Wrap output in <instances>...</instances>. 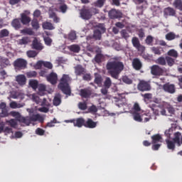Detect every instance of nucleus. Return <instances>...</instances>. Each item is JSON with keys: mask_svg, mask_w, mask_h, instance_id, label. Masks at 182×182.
I'll list each match as a JSON object with an SVG mask.
<instances>
[{"mask_svg": "<svg viewBox=\"0 0 182 182\" xmlns=\"http://www.w3.org/2000/svg\"><path fill=\"white\" fill-rule=\"evenodd\" d=\"M113 60V61H109L107 63V70L114 79H119L120 73L124 70V64L120 61V58L119 57H114Z\"/></svg>", "mask_w": 182, "mask_h": 182, "instance_id": "nucleus-1", "label": "nucleus"}, {"mask_svg": "<svg viewBox=\"0 0 182 182\" xmlns=\"http://www.w3.org/2000/svg\"><path fill=\"white\" fill-rule=\"evenodd\" d=\"M10 114L13 116V117H17L18 122L20 123H23L26 126H30L31 123L35 122H39V123H43L45 119L39 114H29L27 117H21V114L18 112L12 111L10 112Z\"/></svg>", "mask_w": 182, "mask_h": 182, "instance_id": "nucleus-2", "label": "nucleus"}, {"mask_svg": "<svg viewBox=\"0 0 182 182\" xmlns=\"http://www.w3.org/2000/svg\"><path fill=\"white\" fill-rule=\"evenodd\" d=\"M69 82H70L69 75L63 74L58 85V89L61 90L64 95H66V96H70V95H72V90L70 89Z\"/></svg>", "mask_w": 182, "mask_h": 182, "instance_id": "nucleus-3", "label": "nucleus"}, {"mask_svg": "<svg viewBox=\"0 0 182 182\" xmlns=\"http://www.w3.org/2000/svg\"><path fill=\"white\" fill-rule=\"evenodd\" d=\"M97 14H99V9L94 7L89 8L86 6H83L80 10V18L85 21H89V19L92 18L93 15H96Z\"/></svg>", "mask_w": 182, "mask_h": 182, "instance_id": "nucleus-4", "label": "nucleus"}, {"mask_svg": "<svg viewBox=\"0 0 182 182\" xmlns=\"http://www.w3.org/2000/svg\"><path fill=\"white\" fill-rule=\"evenodd\" d=\"M28 65V62L26 60L23 58H17L14 62V66L16 69H19L22 70L23 69H26V66Z\"/></svg>", "mask_w": 182, "mask_h": 182, "instance_id": "nucleus-5", "label": "nucleus"}, {"mask_svg": "<svg viewBox=\"0 0 182 182\" xmlns=\"http://www.w3.org/2000/svg\"><path fill=\"white\" fill-rule=\"evenodd\" d=\"M137 89L140 92H149V90H151V86L149 82L141 80L137 85Z\"/></svg>", "mask_w": 182, "mask_h": 182, "instance_id": "nucleus-6", "label": "nucleus"}, {"mask_svg": "<svg viewBox=\"0 0 182 182\" xmlns=\"http://www.w3.org/2000/svg\"><path fill=\"white\" fill-rule=\"evenodd\" d=\"M28 15H31V11H25L24 13L21 14L20 21L23 25L28 26L31 23L32 20Z\"/></svg>", "mask_w": 182, "mask_h": 182, "instance_id": "nucleus-7", "label": "nucleus"}, {"mask_svg": "<svg viewBox=\"0 0 182 182\" xmlns=\"http://www.w3.org/2000/svg\"><path fill=\"white\" fill-rule=\"evenodd\" d=\"M151 73L153 76H163L164 70L157 65H154L151 67Z\"/></svg>", "mask_w": 182, "mask_h": 182, "instance_id": "nucleus-8", "label": "nucleus"}, {"mask_svg": "<svg viewBox=\"0 0 182 182\" xmlns=\"http://www.w3.org/2000/svg\"><path fill=\"white\" fill-rule=\"evenodd\" d=\"M109 19H119L123 16V14L116 9H112L108 12Z\"/></svg>", "mask_w": 182, "mask_h": 182, "instance_id": "nucleus-9", "label": "nucleus"}, {"mask_svg": "<svg viewBox=\"0 0 182 182\" xmlns=\"http://www.w3.org/2000/svg\"><path fill=\"white\" fill-rule=\"evenodd\" d=\"M132 43L134 48H136L139 52H144L146 50V48L140 44V41H139L137 37L132 38Z\"/></svg>", "mask_w": 182, "mask_h": 182, "instance_id": "nucleus-10", "label": "nucleus"}, {"mask_svg": "<svg viewBox=\"0 0 182 182\" xmlns=\"http://www.w3.org/2000/svg\"><path fill=\"white\" fill-rule=\"evenodd\" d=\"M162 89L164 90V92H166V93H170L171 95L176 93V85L167 82L163 85Z\"/></svg>", "mask_w": 182, "mask_h": 182, "instance_id": "nucleus-11", "label": "nucleus"}, {"mask_svg": "<svg viewBox=\"0 0 182 182\" xmlns=\"http://www.w3.org/2000/svg\"><path fill=\"white\" fill-rule=\"evenodd\" d=\"M46 80L51 85H56L58 83V74L53 72L50 73L46 76Z\"/></svg>", "mask_w": 182, "mask_h": 182, "instance_id": "nucleus-12", "label": "nucleus"}, {"mask_svg": "<svg viewBox=\"0 0 182 182\" xmlns=\"http://www.w3.org/2000/svg\"><path fill=\"white\" fill-rule=\"evenodd\" d=\"M80 95L83 99H89L92 96V90L88 88L81 89L80 90Z\"/></svg>", "mask_w": 182, "mask_h": 182, "instance_id": "nucleus-13", "label": "nucleus"}, {"mask_svg": "<svg viewBox=\"0 0 182 182\" xmlns=\"http://www.w3.org/2000/svg\"><path fill=\"white\" fill-rule=\"evenodd\" d=\"M97 127V122L93 121V119L88 118L87 121H85V124H84V127L87 129H95Z\"/></svg>", "mask_w": 182, "mask_h": 182, "instance_id": "nucleus-14", "label": "nucleus"}, {"mask_svg": "<svg viewBox=\"0 0 182 182\" xmlns=\"http://www.w3.org/2000/svg\"><path fill=\"white\" fill-rule=\"evenodd\" d=\"M75 73L76 76H82V75L86 73V69L83 66L78 65L75 67Z\"/></svg>", "mask_w": 182, "mask_h": 182, "instance_id": "nucleus-15", "label": "nucleus"}, {"mask_svg": "<svg viewBox=\"0 0 182 182\" xmlns=\"http://www.w3.org/2000/svg\"><path fill=\"white\" fill-rule=\"evenodd\" d=\"M31 48L36 50H42L43 47L42 46V43H41L38 39L35 38L32 42Z\"/></svg>", "mask_w": 182, "mask_h": 182, "instance_id": "nucleus-16", "label": "nucleus"}, {"mask_svg": "<svg viewBox=\"0 0 182 182\" xmlns=\"http://www.w3.org/2000/svg\"><path fill=\"white\" fill-rule=\"evenodd\" d=\"M16 80L20 86L26 85V77L24 75H18L16 77Z\"/></svg>", "mask_w": 182, "mask_h": 182, "instance_id": "nucleus-17", "label": "nucleus"}, {"mask_svg": "<svg viewBox=\"0 0 182 182\" xmlns=\"http://www.w3.org/2000/svg\"><path fill=\"white\" fill-rule=\"evenodd\" d=\"M132 66L135 70H140L141 69L143 65L141 64V61L139 58H134L132 60Z\"/></svg>", "mask_w": 182, "mask_h": 182, "instance_id": "nucleus-18", "label": "nucleus"}, {"mask_svg": "<svg viewBox=\"0 0 182 182\" xmlns=\"http://www.w3.org/2000/svg\"><path fill=\"white\" fill-rule=\"evenodd\" d=\"M48 15H49L50 19L53 20L54 23H59V22H60V18L58 17L55 11L52 10H49Z\"/></svg>", "mask_w": 182, "mask_h": 182, "instance_id": "nucleus-19", "label": "nucleus"}, {"mask_svg": "<svg viewBox=\"0 0 182 182\" xmlns=\"http://www.w3.org/2000/svg\"><path fill=\"white\" fill-rule=\"evenodd\" d=\"M164 16H174L176 15V10L171 7H167L164 10Z\"/></svg>", "mask_w": 182, "mask_h": 182, "instance_id": "nucleus-20", "label": "nucleus"}, {"mask_svg": "<svg viewBox=\"0 0 182 182\" xmlns=\"http://www.w3.org/2000/svg\"><path fill=\"white\" fill-rule=\"evenodd\" d=\"M11 26L14 29H21L22 24L21 23V18H14L11 22Z\"/></svg>", "mask_w": 182, "mask_h": 182, "instance_id": "nucleus-21", "label": "nucleus"}, {"mask_svg": "<svg viewBox=\"0 0 182 182\" xmlns=\"http://www.w3.org/2000/svg\"><path fill=\"white\" fill-rule=\"evenodd\" d=\"M85 122L86 120L83 117L77 118L74 126L75 127H83V126L85 127Z\"/></svg>", "mask_w": 182, "mask_h": 182, "instance_id": "nucleus-22", "label": "nucleus"}, {"mask_svg": "<svg viewBox=\"0 0 182 182\" xmlns=\"http://www.w3.org/2000/svg\"><path fill=\"white\" fill-rule=\"evenodd\" d=\"M151 140H152V144H156L157 143H159V141H161V140H163V137H161V135L156 134L153 135L151 137Z\"/></svg>", "mask_w": 182, "mask_h": 182, "instance_id": "nucleus-23", "label": "nucleus"}, {"mask_svg": "<svg viewBox=\"0 0 182 182\" xmlns=\"http://www.w3.org/2000/svg\"><path fill=\"white\" fill-rule=\"evenodd\" d=\"M165 38L166 41H174V39L180 38V36L176 35V33L173 32H169L165 36Z\"/></svg>", "mask_w": 182, "mask_h": 182, "instance_id": "nucleus-24", "label": "nucleus"}, {"mask_svg": "<svg viewBox=\"0 0 182 182\" xmlns=\"http://www.w3.org/2000/svg\"><path fill=\"white\" fill-rule=\"evenodd\" d=\"M69 50L70 52H73L74 53H79L80 52V46L77 44H73L68 47Z\"/></svg>", "mask_w": 182, "mask_h": 182, "instance_id": "nucleus-25", "label": "nucleus"}, {"mask_svg": "<svg viewBox=\"0 0 182 182\" xmlns=\"http://www.w3.org/2000/svg\"><path fill=\"white\" fill-rule=\"evenodd\" d=\"M31 42V38L28 36H24L21 39L18 41V45H28Z\"/></svg>", "mask_w": 182, "mask_h": 182, "instance_id": "nucleus-26", "label": "nucleus"}, {"mask_svg": "<svg viewBox=\"0 0 182 182\" xmlns=\"http://www.w3.org/2000/svg\"><path fill=\"white\" fill-rule=\"evenodd\" d=\"M168 56L173 59H177L178 58V52L174 49H171L167 52Z\"/></svg>", "mask_w": 182, "mask_h": 182, "instance_id": "nucleus-27", "label": "nucleus"}, {"mask_svg": "<svg viewBox=\"0 0 182 182\" xmlns=\"http://www.w3.org/2000/svg\"><path fill=\"white\" fill-rule=\"evenodd\" d=\"M20 33H22L23 35H29L30 36L35 35V32H33V31H32V28H26L21 30Z\"/></svg>", "mask_w": 182, "mask_h": 182, "instance_id": "nucleus-28", "label": "nucleus"}, {"mask_svg": "<svg viewBox=\"0 0 182 182\" xmlns=\"http://www.w3.org/2000/svg\"><path fill=\"white\" fill-rule=\"evenodd\" d=\"M132 116L135 122H138L139 123L143 122V119L141 118V115L140 114L139 112H133Z\"/></svg>", "mask_w": 182, "mask_h": 182, "instance_id": "nucleus-29", "label": "nucleus"}, {"mask_svg": "<svg viewBox=\"0 0 182 182\" xmlns=\"http://www.w3.org/2000/svg\"><path fill=\"white\" fill-rule=\"evenodd\" d=\"M166 64L170 68H171V66H174V64L176 63V58H173L172 57H170V56H166Z\"/></svg>", "mask_w": 182, "mask_h": 182, "instance_id": "nucleus-30", "label": "nucleus"}, {"mask_svg": "<svg viewBox=\"0 0 182 182\" xmlns=\"http://www.w3.org/2000/svg\"><path fill=\"white\" fill-rule=\"evenodd\" d=\"M43 28L44 29H47L48 31H53L55 29V26L50 22H44L43 23Z\"/></svg>", "mask_w": 182, "mask_h": 182, "instance_id": "nucleus-31", "label": "nucleus"}, {"mask_svg": "<svg viewBox=\"0 0 182 182\" xmlns=\"http://www.w3.org/2000/svg\"><path fill=\"white\" fill-rule=\"evenodd\" d=\"M93 38L95 39V41H100V39H102V31L99 29L95 30Z\"/></svg>", "mask_w": 182, "mask_h": 182, "instance_id": "nucleus-32", "label": "nucleus"}, {"mask_svg": "<svg viewBox=\"0 0 182 182\" xmlns=\"http://www.w3.org/2000/svg\"><path fill=\"white\" fill-rule=\"evenodd\" d=\"M166 143L167 144L168 149L169 150H172V151H174V149H176V144L174 141L166 139Z\"/></svg>", "mask_w": 182, "mask_h": 182, "instance_id": "nucleus-33", "label": "nucleus"}, {"mask_svg": "<svg viewBox=\"0 0 182 182\" xmlns=\"http://www.w3.org/2000/svg\"><path fill=\"white\" fill-rule=\"evenodd\" d=\"M105 3L106 0H97L95 2H94V6L96 8H103Z\"/></svg>", "mask_w": 182, "mask_h": 182, "instance_id": "nucleus-34", "label": "nucleus"}, {"mask_svg": "<svg viewBox=\"0 0 182 182\" xmlns=\"http://www.w3.org/2000/svg\"><path fill=\"white\" fill-rule=\"evenodd\" d=\"M156 63H157L158 65H161V66H166V57H159L156 61Z\"/></svg>", "mask_w": 182, "mask_h": 182, "instance_id": "nucleus-35", "label": "nucleus"}, {"mask_svg": "<svg viewBox=\"0 0 182 182\" xmlns=\"http://www.w3.org/2000/svg\"><path fill=\"white\" fill-rule=\"evenodd\" d=\"M31 26H32L33 29H35L36 31H38V29H39V28H40L39 21H38L37 18H33L31 21Z\"/></svg>", "mask_w": 182, "mask_h": 182, "instance_id": "nucleus-36", "label": "nucleus"}, {"mask_svg": "<svg viewBox=\"0 0 182 182\" xmlns=\"http://www.w3.org/2000/svg\"><path fill=\"white\" fill-rule=\"evenodd\" d=\"M9 36V31L6 28L2 29L0 31V39H2V38H6Z\"/></svg>", "mask_w": 182, "mask_h": 182, "instance_id": "nucleus-37", "label": "nucleus"}, {"mask_svg": "<svg viewBox=\"0 0 182 182\" xmlns=\"http://www.w3.org/2000/svg\"><path fill=\"white\" fill-rule=\"evenodd\" d=\"M121 33V36L122 38H124V39H126V41H127V39H129V38H130V35H129V31L126 30V29H122L120 31Z\"/></svg>", "mask_w": 182, "mask_h": 182, "instance_id": "nucleus-38", "label": "nucleus"}, {"mask_svg": "<svg viewBox=\"0 0 182 182\" xmlns=\"http://www.w3.org/2000/svg\"><path fill=\"white\" fill-rule=\"evenodd\" d=\"M62 103V100L60 98V95L55 96L53 99V105L54 106H59Z\"/></svg>", "mask_w": 182, "mask_h": 182, "instance_id": "nucleus-39", "label": "nucleus"}, {"mask_svg": "<svg viewBox=\"0 0 182 182\" xmlns=\"http://www.w3.org/2000/svg\"><path fill=\"white\" fill-rule=\"evenodd\" d=\"M173 6L179 11H182V0H175L173 2Z\"/></svg>", "mask_w": 182, "mask_h": 182, "instance_id": "nucleus-40", "label": "nucleus"}, {"mask_svg": "<svg viewBox=\"0 0 182 182\" xmlns=\"http://www.w3.org/2000/svg\"><path fill=\"white\" fill-rule=\"evenodd\" d=\"M104 86L106 89H110V86H112V79H110V77H106L105 81L104 82Z\"/></svg>", "mask_w": 182, "mask_h": 182, "instance_id": "nucleus-41", "label": "nucleus"}, {"mask_svg": "<svg viewBox=\"0 0 182 182\" xmlns=\"http://www.w3.org/2000/svg\"><path fill=\"white\" fill-rule=\"evenodd\" d=\"M26 55L28 58H36V56H38V52L30 50L26 52Z\"/></svg>", "mask_w": 182, "mask_h": 182, "instance_id": "nucleus-42", "label": "nucleus"}, {"mask_svg": "<svg viewBox=\"0 0 182 182\" xmlns=\"http://www.w3.org/2000/svg\"><path fill=\"white\" fill-rule=\"evenodd\" d=\"M6 123H8L11 127H13V129H16V127L18 126V122L14 119L6 121Z\"/></svg>", "mask_w": 182, "mask_h": 182, "instance_id": "nucleus-43", "label": "nucleus"}, {"mask_svg": "<svg viewBox=\"0 0 182 182\" xmlns=\"http://www.w3.org/2000/svg\"><path fill=\"white\" fill-rule=\"evenodd\" d=\"M154 41V38L151 36H148L145 40V43L146 45H149V46H153V42Z\"/></svg>", "mask_w": 182, "mask_h": 182, "instance_id": "nucleus-44", "label": "nucleus"}, {"mask_svg": "<svg viewBox=\"0 0 182 182\" xmlns=\"http://www.w3.org/2000/svg\"><path fill=\"white\" fill-rule=\"evenodd\" d=\"M26 75L28 79L32 77H36L38 76V73L36 71H28L26 73Z\"/></svg>", "mask_w": 182, "mask_h": 182, "instance_id": "nucleus-45", "label": "nucleus"}, {"mask_svg": "<svg viewBox=\"0 0 182 182\" xmlns=\"http://www.w3.org/2000/svg\"><path fill=\"white\" fill-rule=\"evenodd\" d=\"M43 41L47 46H52V42H53V41L49 36H44Z\"/></svg>", "mask_w": 182, "mask_h": 182, "instance_id": "nucleus-46", "label": "nucleus"}, {"mask_svg": "<svg viewBox=\"0 0 182 182\" xmlns=\"http://www.w3.org/2000/svg\"><path fill=\"white\" fill-rule=\"evenodd\" d=\"M38 80H31L29 81V85L33 89H38Z\"/></svg>", "mask_w": 182, "mask_h": 182, "instance_id": "nucleus-47", "label": "nucleus"}, {"mask_svg": "<svg viewBox=\"0 0 182 182\" xmlns=\"http://www.w3.org/2000/svg\"><path fill=\"white\" fill-rule=\"evenodd\" d=\"M122 82L126 85H132L133 83V80L126 75L122 77Z\"/></svg>", "mask_w": 182, "mask_h": 182, "instance_id": "nucleus-48", "label": "nucleus"}, {"mask_svg": "<svg viewBox=\"0 0 182 182\" xmlns=\"http://www.w3.org/2000/svg\"><path fill=\"white\" fill-rule=\"evenodd\" d=\"M149 107L151 109V110L153 111L154 114H155V116H159V110H157V109H156V107H157V105L156 104L150 105Z\"/></svg>", "mask_w": 182, "mask_h": 182, "instance_id": "nucleus-49", "label": "nucleus"}, {"mask_svg": "<svg viewBox=\"0 0 182 182\" xmlns=\"http://www.w3.org/2000/svg\"><path fill=\"white\" fill-rule=\"evenodd\" d=\"M102 59H103V55L100 53H97L95 57L96 63H102Z\"/></svg>", "mask_w": 182, "mask_h": 182, "instance_id": "nucleus-50", "label": "nucleus"}, {"mask_svg": "<svg viewBox=\"0 0 182 182\" xmlns=\"http://www.w3.org/2000/svg\"><path fill=\"white\" fill-rule=\"evenodd\" d=\"M8 116H9V112H8V108L1 109V112L0 113V117H8Z\"/></svg>", "mask_w": 182, "mask_h": 182, "instance_id": "nucleus-51", "label": "nucleus"}, {"mask_svg": "<svg viewBox=\"0 0 182 182\" xmlns=\"http://www.w3.org/2000/svg\"><path fill=\"white\" fill-rule=\"evenodd\" d=\"M141 96L144 100H151V99H153V94L151 93L142 94Z\"/></svg>", "mask_w": 182, "mask_h": 182, "instance_id": "nucleus-52", "label": "nucleus"}, {"mask_svg": "<svg viewBox=\"0 0 182 182\" xmlns=\"http://www.w3.org/2000/svg\"><path fill=\"white\" fill-rule=\"evenodd\" d=\"M151 50L155 55H161V51H160V48H159V47H152Z\"/></svg>", "mask_w": 182, "mask_h": 182, "instance_id": "nucleus-53", "label": "nucleus"}, {"mask_svg": "<svg viewBox=\"0 0 182 182\" xmlns=\"http://www.w3.org/2000/svg\"><path fill=\"white\" fill-rule=\"evenodd\" d=\"M133 110V112H136V113L140 112L141 111V108H140V105H139V103H134Z\"/></svg>", "mask_w": 182, "mask_h": 182, "instance_id": "nucleus-54", "label": "nucleus"}, {"mask_svg": "<svg viewBox=\"0 0 182 182\" xmlns=\"http://www.w3.org/2000/svg\"><path fill=\"white\" fill-rule=\"evenodd\" d=\"M68 39H69V41H75V40H76V33H75V31H71L68 34Z\"/></svg>", "mask_w": 182, "mask_h": 182, "instance_id": "nucleus-55", "label": "nucleus"}, {"mask_svg": "<svg viewBox=\"0 0 182 182\" xmlns=\"http://www.w3.org/2000/svg\"><path fill=\"white\" fill-rule=\"evenodd\" d=\"M78 107L80 110H86V109H87V104H86V102H80Z\"/></svg>", "mask_w": 182, "mask_h": 182, "instance_id": "nucleus-56", "label": "nucleus"}, {"mask_svg": "<svg viewBox=\"0 0 182 182\" xmlns=\"http://www.w3.org/2000/svg\"><path fill=\"white\" fill-rule=\"evenodd\" d=\"M32 100L33 102H35L37 103V105L41 102V99L39 98V96L36 94H33L32 95Z\"/></svg>", "mask_w": 182, "mask_h": 182, "instance_id": "nucleus-57", "label": "nucleus"}, {"mask_svg": "<svg viewBox=\"0 0 182 182\" xmlns=\"http://www.w3.org/2000/svg\"><path fill=\"white\" fill-rule=\"evenodd\" d=\"M44 68H47V69H53V65L52 63L49 61H44L43 64Z\"/></svg>", "mask_w": 182, "mask_h": 182, "instance_id": "nucleus-58", "label": "nucleus"}, {"mask_svg": "<svg viewBox=\"0 0 182 182\" xmlns=\"http://www.w3.org/2000/svg\"><path fill=\"white\" fill-rule=\"evenodd\" d=\"M36 134H38V136H43V134H45V130L42 128H37L36 129Z\"/></svg>", "mask_w": 182, "mask_h": 182, "instance_id": "nucleus-59", "label": "nucleus"}, {"mask_svg": "<svg viewBox=\"0 0 182 182\" xmlns=\"http://www.w3.org/2000/svg\"><path fill=\"white\" fill-rule=\"evenodd\" d=\"M88 112H90V113H96L97 112V107L96 105H92L88 108Z\"/></svg>", "mask_w": 182, "mask_h": 182, "instance_id": "nucleus-60", "label": "nucleus"}, {"mask_svg": "<svg viewBox=\"0 0 182 182\" xmlns=\"http://www.w3.org/2000/svg\"><path fill=\"white\" fill-rule=\"evenodd\" d=\"M82 80H86L87 82H89L90 80H92V75L90 74H82Z\"/></svg>", "mask_w": 182, "mask_h": 182, "instance_id": "nucleus-61", "label": "nucleus"}, {"mask_svg": "<svg viewBox=\"0 0 182 182\" xmlns=\"http://www.w3.org/2000/svg\"><path fill=\"white\" fill-rule=\"evenodd\" d=\"M115 26L117 28H119V29H123V28H124L125 25L124 23H122V22H117L115 23Z\"/></svg>", "mask_w": 182, "mask_h": 182, "instance_id": "nucleus-62", "label": "nucleus"}, {"mask_svg": "<svg viewBox=\"0 0 182 182\" xmlns=\"http://www.w3.org/2000/svg\"><path fill=\"white\" fill-rule=\"evenodd\" d=\"M96 85H102V77H96L94 80Z\"/></svg>", "mask_w": 182, "mask_h": 182, "instance_id": "nucleus-63", "label": "nucleus"}, {"mask_svg": "<svg viewBox=\"0 0 182 182\" xmlns=\"http://www.w3.org/2000/svg\"><path fill=\"white\" fill-rule=\"evenodd\" d=\"M33 16H34V18H39V16H41V10L36 9L33 12Z\"/></svg>", "mask_w": 182, "mask_h": 182, "instance_id": "nucleus-64", "label": "nucleus"}]
</instances>
